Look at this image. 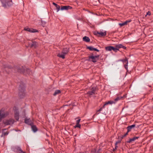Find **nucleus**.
Instances as JSON below:
<instances>
[{"mask_svg": "<svg viewBox=\"0 0 153 153\" xmlns=\"http://www.w3.org/2000/svg\"><path fill=\"white\" fill-rule=\"evenodd\" d=\"M25 84L21 82L19 88V95L21 98H24L25 96Z\"/></svg>", "mask_w": 153, "mask_h": 153, "instance_id": "nucleus-1", "label": "nucleus"}, {"mask_svg": "<svg viewBox=\"0 0 153 153\" xmlns=\"http://www.w3.org/2000/svg\"><path fill=\"white\" fill-rule=\"evenodd\" d=\"M0 0L2 4V6L4 7L5 8H9L13 4L12 0Z\"/></svg>", "mask_w": 153, "mask_h": 153, "instance_id": "nucleus-2", "label": "nucleus"}, {"mask_svg": "<svg viewBox=\"0 0 153 153\" xmlns=\"http://www.w3.org/2000/svg\"><path fill=\"white\" fill-rule=\"evenodd\" d=\"M69 51V48H63L62 50L61 54L59 53L57 55V56L63 59H64L65 58V56L68 53Z\"/></svg>", "mask_w": 153, "mask_h": 153, "instance_id": "nucleus-3", "label": "nucleus"}, {"mask_svg": "<svg viewBox=\"0 0 153 153\" xmlns=\"http://www.w3.org/2000/svg\"><path fill=\"white\" fill-rule=\"evenodd\" d=\"M15 70L21 74H24L25 72V67L21 65H17L15 67Z\"/></svg>", "mask_w": 153, "mask_h": 153, "instance_id": "nucleus-4", "label": "nucleus"}, {"mask_svg": "<svg viewBox=\"0 0 153 153\" xmlns=\"http://www.w3.org/2000/svg\"><path fill=\"white\" fill-rule=\"evenodd\" d=\"M88 59L87 60V61H91L94 63H95L97 61L94 56L93 55V53L91 54V56L88 57Z\"/></svg>", "mask_w": 153, "mask_h": 153, "instance_id": "nucleus-5", "label": "nucleus"}, {"mask_svg": "<svg viewBox=\"0 0 153 153\" xmlns=\"http://www.w3.org/2000/svg\"><path fill=\"white\" fill-rule=\"evenodd\" d=\"M14 122V120L13 119H10L9 120H7L4 122V124L5 125H10L13 124Z\"/></svg>", "mask_w": 153, "mask_h": 153, "instance_id": "nucleus-6", "label": "nucleus"}, {"mask_svg": "<svg viewBox=\"0 0 153 153\" xmlns=\"http://www.w3.org/2000/svg\"><path fill=\"white\" fill-rule=\"evenodd\" d=\"M96 88V87H93L91 88V91H88L87 94H88L89 96L90 97V96L92 95L95 94Z\"/></svg>", "mask_w": 153, "mask_h": 153, "instance_id": "nucleus-7", "label": "nucleus"}, {"mask_svg": "<svg viewBox=\"0 0 153 153\" xmlns=\"http://www.w3.org/2000/svg\"><path fill=\"white\" fill-rule=\"evenodd\" d=\"M24 30L28 31L30 33H35L38 32H39L38 30L33 29V28H30L27 27H25L24 28Z\"/></svg>", "mask_w": 153, "mask_h": 153, "instance_id": "nucleus-8", "label": "nucleus"}, {"mask_svg": "<svg viewBox=\"0 0 153 153\" xmlns=\"http://www.w3.org/2000/svg\"><path fill=\"white\" fill-rule=\"evenodd\" d=\"M72 8V7L70 6H61V7L60 10H67L68 9H71Z\"/></svg>", "mask_w": 153, "mask_h": 153, "instance_id": "nucleus-9", "label": "nucleus"}, {"mask_svg": "<svg viewBox=\"0 0 153 153\" xmlns=\"http://www.w3.org/2000/svg\"><path fill=\"white\" fill-rule=\"evenodd\" d=\"M25 123L30 126L33 124V123L32 122L30 118L27 119L26 118H25Z\"/></svg>", "mask_w": 153, "mask_h": 153, "instance_id": "nucleus-10", "label": "nucleus"}, {"mask_svg": "<svg viewBox=\"0 0 153 153\" xmlns=\"http://www.w3.org/2000/svg\"><path fill=\"white\" fill-rule=\"evenodd\" d=\"M14 150L15 151L19 152V153H25V152L22 150L20 148V147L18 146L15 147L14 148Z\"/></svg>", "mask_w": 153, "mask_h": 153, "instance_id": "nucleus-11", "label": "nucleus"}, {"mask_svg": "<svg viewBox=\"0 0 153 153\" xmlns=\"http://www.w3.org/2000/svg\"><path fill=\"white\" fill-rule=\"evenodd\" d=\"M38 45V43L35 41H32V43L29 44L30 48L34 47V48H36Z\"/></svg>", "mask_w": 153, "mask_h": 153, "instance_id": "nucleus-12", "label": "nucleus"}, {"mask_svg": "<svg viewBox=\"0 0 153 153\" xmlns=\"http://www.w3.org/2000/svg\"><path fill=\"white\" fill-rule=\"evenodd\" d=\"M140 138L139 137H134L132 138H130L126 142L127 143H132V141H135L136 139H137Z\"/></svg>", "mask_w": 153, "mask_h": 153, "instance_id": "nucleus-13", "label": "nucleus"}, {"mask_svg": "<svg viewBox=\"0 0 153 153\" xmlns=\"http://www.w3.org/2000/svg\"><path fill=\"white\" fill-rule=\"evenodd\" d=\"M14 118L17 121L19 120V113L18 111H16L14 112Z\"/></svg>", "mask_w": 153, "mask_h": 153, "instance_id": "nucleus-14", "label": "nucleus"}, {"mask_svg": "<svg viewBox=\"0 0 153 153\" xmlns=\"http://www.w3.org/2000/svg\"><path fill=\"white\" fill-rule=\"evenodd\" d=\"M87 49H89L90 51H94L97 52H99L100 51L97 49L94 48L91 46H87Z\"/></svg>", "mask_w": 153, "mask_h": 153, "instance_id": "nucleus-15", "label": "nucleus"}, {"mask_svg": "<svg viewBox=\"0 0 153 153\" xmlns=\"http://www.w3.org/2000/svg\"><path fill=\"white\" fill-rule=\"evenodd\" d=\"M32 130L34 132H35L38 130V129L36 125H34L33 124L30 125Z\"/></svg>", "mask_w": 153, "mask_h": 153, "instance_id": "nucleus-16", "label": "nucleus"}, {"mask_svg": "<svg viewBox=\"0 0 153 153\" xmlns=\"http://www.w3.org/2000/svg\"><path fill=\"white\" fill-rule=\"evenodd\" d=\"M136 126L135 124H133L131 126H128L127 128L126 129H127V131H128V132H130L131 131V129L134 128Z\"/></svg>", "mask_w": 153, "mask_h": 153, "instance_id": "nucleus-17", "label": "nucleus"}, {"mask_svg": "<svg viewBox=\"0 0 153 153\" xmlns=\"http://www.w3.org/2000/svg\"><path fill=\"white\" fill-rule=\"evenodd\" d=\"M3 68H7L8 69H11L13 68L12 66L7 64H3Z\"/></svg>", "mask_w": 153, "mask_h": 153, "instance_id": "nucleus-18", "label": "nucleus"}, {"mask_svg": "<svg viewBox=\"0 0 153 153\" xmlns=\"http://www.w3.org/2000/svg\"><path fill=\"white\" fill-rule=\"evenodd\" d=\"M106 35V31H105L104 32H99V37H102L103 36H105Z\"/></svg>", "mask_w": 153, "mask_h": 153, "instance_id": "nucleus-19", "label": "nucleus"}, {"mask_svg": "<svg viewBox=\"0 0 153 153\" xmlns=\"http://www.w3.org/2000/svg\"><path fill=\"white\" fill-rule=\"evenodd\" d=\"M53 4L56 7L57 10V12H58L61 8L60 7L54 2H53Z\"/></svg>", "mask_w": 153, "mask_h": 153, "instance_id": "nucleus-20", "label": "nucleus"}, {"mask_svg": "<svg viewBox=\"0 0 153 153\" xmlns=\"http://www.w3.org/2000/svg\"><path fill=\"white\" fill-rule=\"evenodd\" d=\"M83 40L86 42H89L90 41L89 38L86 36H85L83 38Z\"/></svg>", "mask_w": 153, "mask_h": 153, "instance_id": "nucleus-21", "label": "nucleus"}, {"mask_svg": "<svg viewBox=\"0 0 153 153\" xmlns=\"http://www.w3.org/2000/svg\"><path fill=\"white\" fill-rule=\"evenodd\" d=\"M115 102L113 101H109L107 102H105V105H108V104H115Z\"/></svg>", "mask_w": 153, "mask_h": 153, "instance_id": "nucleus-22", "label": "nucleus"}, {"mask_svg": "<svg viewBox=\"0 0 153 153\" xmlns=\"http://www.w3.org/2000/svg\"><path fill=\"white\" fill-rule=\"evenodd\" d=\"M113 46H108L105 47V49L106 51H110L112 50Z\"/></svg>", "mask_w": 153, "mask_h": 153, "instance_id": "nucleus-23", "label": "nucleus"}, {"mask_svg": "<svg viewBox=\"0 0 153 153\" xmlns=\"http://www.w3.org/2000/svg\"><path fill=\"white\" fill-rule=\"evenodd\" d=\"M61 93V91L60 90H56L53 94V95L54 96H56V95L59 94Z\"/></svg>", "mask_w": 153, "mask_h": 153, "instance_id": "nucleus-24", "label": "nucleus"}, {"mask_svg": "<svg viewBox=\"0 0 153 153\" xmlns=\"http://www.w3.org/2000/svg\"><path fill=\"white\" fill-rule=\"evenodd\" d=\"M118 61H122L123 63H126L128 61V59L126 57L125 59H120L118 60Z\"/></svg>", "mask_w": 153, "mask_h": 153, "instance_id": "nucleus-25", "label": "nucleus"}, {"mask_svg": "<svg viewBox=\"0 0 153 153\" xmlns=\"http://www.w3.org/2000/svg\"><path fill=\"white\" fill-rule=\"evenodd\" d=\"M2 111L1 110H0V117H6L5 114H1Z\"/></svg>", "mask_w": 153, "mask_h": 153, "instance_id": "nucleus-26", "label": "nucleus"}, {"mask_svg": "<svg viewBox=\"0 0 153 153\" xmlns=\"http://www.w3.org/2000/svg\"><path fill=\"white\" fill-rule=\"evenodd\" d=\"M127 25V24L125 21L122 23H120L119 24V25L120 26V27H123L124 25Z\"/></svg>", "mask_w": 153, "mask_h": 153, "instance_id": "nucleus-27", "label": "nucleus"}, {"mask_svg": "<svg viewBox=\"0 0 153 153\" xmlns=\"http://www.w3.org/2000/svg\"><path fill=\"white\" fill-rule=\"evenodd\" d=\"M25 71H26L27 74H30L31 72V71L30 69L26 68H25Z\"/></svg>", "mask_w": 153, "mask_h": 153, "instance_id": "nucleus-28", "label": "nucleus"}, {"mask_svg": "<svg viewBox=\"0 0 153 153\" xmlns=\"http://www.w3.org/2000/svg\"><path fill=\"white\" fill-rule=\"evenodd\" d=\"M81 125L79 124V123H76V125L74 126L75 128H80Z\"/></svg>", "mask_w": 153, "mask_h": 153, "instance_id": "nucleus-29", "label": "nucleus"}, {"mask_svg": "<svg viewBox=\"0 0 153 153\" xmlns=\"http://www.w3.org/2000/svg\"><path fill=\"white\" fill-rule=\"evenodd\" d=\"M122 98H123V97H117L114 100V101L116 102L119 100H120L122 99Z\"/></svg>", "mask_w": 153, "mask_h": 153, "instance_id": "nucleus-30", "label": "nucleus"}, {"mask_svg": "<svg viewBox=\"0 0 153 153\" xmlns=\"http://www.w3.org/2000/svg\"><path fill=\"white\" fill-rule=\"evenodd\" d=\"M128 62H127L126 63V64L124 65V67L125 68L127 72H128Z\"/></svg>", "mask_w": 153, "mask_h": 153, "instance_id": "nucleus-31", "label": "nucleus"}, {"mask_svg": "<svg viewBox=\"0 0 153 153\" xmlns=\"http://www.w3.org/2000/svg\"><path fill=\"white\" fill-rule=\"evenodd\" d=\"M42 25L43 27H44L45 26V25L46 24V22L43 21V20H41Z\"/></svg>", "mask_w": 153, "mask_h": 153, "instance_id": "nucleus-32", "label": "nucleus"}, {"mask_svg": "<svg viewBox=\"0 0 153 153\" xmlns=\"http://www.w3.org/2000/svg\"><path fill=\"white\" fill-rule=\"evenodd\" d=\"M112 50H113L115 52H116L117 51H119V50L117 49V48L115 47V48L113 46Z\"/></svg>", "mask_w": 153, "mask_h": 153, "instance_id": "nucleus-33", "label": "nucleus"}, {"mask_svg": "<svg viewBox=\"0 0 153 153\" xmlns=\"http://www.w3.org/2000/svg\"><path fill=\"white\" fill-rule=\"evenodd\" d=\"M122 44H120L116 45L115 47L117 48V49L121 48Z\"/></svg>", "mask_w": 153, "mask_h": 153, "instance_id": "nucleus-34", "label": "nucleus"}, {"mask_svg": "<svg viewBox=\"0 0 153 153\" xmlns=\"http://www.w3.org/2000/svg\"><path fill=\"white\" fill-rule=\"evenodd\" d=\"M99 32L97 31H95L94 32V34L97 36L98 37L99 36Z\"/></svg>", "mask_w": 153, "mask_h": 153, "instance_id": "nucleus-35", "label": "nucleus"}, {"mask_svg": "<svg viewBox=\"0 0 153 153\" xmlns=\"http://www.w3.org/2000/svg\"><path fill=\"white\" fill-rule=\"evenodd\" d=\"M92 153H97V150L95 149H93L91 151Z\"/></svg>", "mask_w": 153, "mask_h": 153, "instance_id": "nucleus-36", "label": "nucleus"}, {"mask_svg": "<svg viewBox=\"0 0 153 153\" xmlns=\"http://www.w3.org/2000/svg\"><path fill=\"white\" fill-rule=\"evenodd\" d=\"M100 56L99 55L94 56L97 60H99Z\"/></svg>", "mask_w": 153, "mask_h": 153, "instance_id": "nucleus-37", "label": "nucleus"}, {"mask_svg": "<svg viewBox=\"0 0 153 153\" xmlns=\"http://www.w3.org/2000/svg\"><path fill=\"white\" fill-rule=\"evenodd\" d=\"M102 108H100L99 110H97V112L96 113V114H98L99 113H97V112H99V111H101L102 110Z\"/></svg>", "mask_w": 153, "mask_h": 153, "instance_id": "nucleus-38", "label": "nucleus"}, {"mask_svg": "<svg viewBox=\"0 0 153 153\" xmlns=\"http://www.w3.org/2000/svg\"><path fill=\"white\" fill-rule=\"evenodd\" d=\"M117 147H118L117 146H116V147H115V148L113 149V152H114L115 151V150L117 149Z\"/></svg>", "mask_w": 153, "mask_h": 153, "instance_id": "nucleus-39", "label": "nucleus"}, {"mask_svg": "<svg viewBox=\"0 0 153 153\" xmlns=\"http://www.w3.org/2000/svg\"><path fill=\"white\" fill-rule=\"evenodd\" d=\"M81 119H79L78 120H76V123H79Z\"/></svg>", "mask_w": 153, "mask_h": 153, "instance_id": "nucleus-40", "label": "nucleus"}, {"mask_svg": "<svg viewBox=\"0 0 153 153\" xmlns=\"http://www.w3.org/2000/svg\"><path fill=\"white\" fill-rule=\"evenodd\" d=\"M8 133L9 132L8 131H7L5 132L4 133V135H7V134H8Z\"/></svg>", "mask_w": 153, "mask_h": 153, "instance_id": "nucleus-41", "label": "nucleus"}, {"mask_svg": "<svg viewBox=\"0 0 153 153\" xmlns=\"http://www.w3.org/2000/svg\"><path fill=\"white\" fill-rule=\"evenodd\" d=\"M129 132H128V131H127V132H126L123 135L124 137H126L127 135L128 134V133Z\"/></svg>", "mask_w": 153, "mask_h": 153, "instance_id": "nucleus-42", "label": "nucleus"}, {"mask_svg": "<svg viewBox=\"0 0 153 153\" xmlns=\"http://www.w3.org/2000/svg\"><path fill=\"white\" fill-rule=\"evenodd\" d=\"M131 21V20H126L125 22H126V24H127V23H128L130 22Z\"/></svg>", "mask_w": 153, "mask_h": 153, "instance_id": "nucleus-43", "label": "nucleus"}, {"mask_svg": "<svg viewBox=\"0 0 153 153\" xmlns=\"http://www.w3.org/2000/svg\"><path fill=\"white\" fill-rule=\"evenodd\" d=\"M121 48H123L124 49H126V48L125 46L123 45H122Z\"/></svg>", "mask_w": 153, "mask_h": 153, "instance_id": "nucleus-44", "label": "nucleus"}, {"mask_svg": "<svg viewBox=\"0 0 153 153\" xmlns=\"http://www.w3.org/2000/svg\"><path fill=\"white\" fill-rule=\"evenodd\" d=\"M151 14V12L149 11H148L147 13V15H150Z\"/></svg>", "mask_w": 153, "mask_h": 153, "instance_id": "nucleus-45", "label": "nucleus"}, {"mask_svg": "<svg viewBox=\"0 0 153 153\" xmlns=\"http://www.w3.org/2000/svg\"><path fill=\"white\" fill-rule=\"evenodd\" d=\"M121 142V140H119L118 141H117L116 142L117 143V144L120 143Z\"/></svg>", "mask_w": 153, "mask_h": 153, "instance_id": "nucleus-46", "label": "nucleus"}, {"mask_svg": "<svg viewBox=\"0 0 153 153\" xmlns=\"http://www.w3.org/2000/svg\"><path fill=\"white\" fill-rule=\"evenodd\" d=\"M105 105V103L103 105V106H102V107H101V108H102V109L103 108H105V105Z\"/></svg>", "mask_w": 153, "mask_h": 153, "instance_id": "nucleus-47", "label": "nucleus"}, {"mask_svg": "<svg viewBox=\"0 0 153 153\" xmlns=\"http://www.w3.org/2000/svg\"><path fill=\"white\" fill-rule=\"evenodd\" d=\"M100 150H101L100 149H99L97 151V153H99L100 151Z\"/></svg>", "mask_w": 153, "mask_h": 153, "instance_id": "nucleus-48", "label": "nucleus"}, {"mask_svg": "<svg viewBox=\"0 0 153 153\" xmlns=\"http://www.w3.org/2000/svg\"><path fill=\"white\" fill-rule=\"evenodd\" d=\"M117 144H118L116 142V143L115 144V147H116V146H117Z\"/></svg>", "mask_w": 153, "mask_h": 153, "instance_id": "nucleus-49", "label": "nucleus"}, {"mask_svg": "<svg viewBox=\"0 0 153 153\" xmlns=\"http://www.w3.org/2000/svg\"><path fill=\"white\" fill-rule=\"evenodd\" d=\"M4 118V117H2L0 118V122L1 121L2 119Z\"/></svg>", "mask_w": 153, "mask_h": 153, "instance_id": "nucleus-50", "label": "nucleus"}, {"mask_svg": "<svg viewBox=\"0 0 153 153\" xmlns=\"http://www.w3.org/2000/svg\"><path fill=\"white\" fill-rule=\"evenodd\" d=\"M124 137H124V135H123L121 137V138L122 139H123Z\"/></svg>", "mask_w": 153, "mask_h": 153, "instance_id": "nucleus-51", "label": "nucleus"}, {"mask_svg": "<svg viewBox=\"0 0 153 153\" xmlns=\"http://www.w3.org/2000/svg\"><path fill=\"white\" fill-rule=\"evenodd\" d=\"M123 97V98H125V97H126V96L125 95H124L123 96V97Z\"/></svg>", "mask_w": 153, "mask_h": 153, "instance_id": "nucleus-52", "label": "nucleus"}, {"mask_svg": "<svg viewBox=\"0 0 153 153\" xmlns=\"http://www.w3.org/2000/svg\"><path fill=\"white\" fill-rule=\"evenodd\" d=\"M6 129H3V130H6Z\"/></svg>", "mask_w": 153, "mask_h": 153, "instance_id": "nucleus-53", "label": "nucleus"}, {"mask_svg": "<svg viewBox=\"0 0 153 153\" xmlns=\"http://www.w3.org/2000/svg\"><path fill=\"white\" fill-rule=\"evenodd\" d=\"M98 0L99 1V0Z\"/></svg>", "mask_w": 153, "mask_h": 153, "instance_id": "nucleus-54", "label": "nucleus"}, {"mask_svg": "<svg viewBox=\"0 0 153 153\" xmlns=\"http://www.w3.org/2000/svg\"><path fill=\"white\" fill-rule=\"evenodd\" d=\"M128 153H129V152H128Z\"/></svg>", "mask_w": 153, "mask_h": 153, "instance_id": "nucleus-55", "label": "nucleus"}]
</instances>
